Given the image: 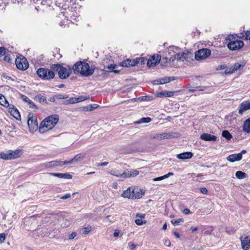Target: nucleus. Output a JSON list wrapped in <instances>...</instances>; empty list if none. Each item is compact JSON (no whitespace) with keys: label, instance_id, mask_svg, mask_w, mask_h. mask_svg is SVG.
<instances>
[{"label":"nucleus","instance_id":"nucleus-60","mask_svg":"<svg viewBox=\"0 0 250 250\" xmlns=\"http://www.w3.org/2000/svg\"><path fill=\"white\" fill-rule=\"evenodd\" d=\"M108 164V162H104L102 163L100 165V166H102V167H104V166H107Z\"/></svg>","mask_w":250,"mask_h":250},{"label":"nucleus","instance_id":"nucleus-35","mask_svg":"<svg viewBox=\"0 0 250 250\" xmlns=\"http://www.w3.org/2000/svg\"><path fill=\"white\" fill-rule=\"evenodd\" d=\"M151 121V119L149 117H143L140 120L138 121H136L134 122V124H140L142 123H148Z\"/></svg>","mask_w":250,"mask_h":250},{"label":"nucleus","instance_id":"nucleus-5","mask_svg":"<svg viewBox=\"0 0 250 250\" xmlns=\"http://www.w3.org/2000/svg\"><path fill=\"white\" fill-rule=\"evenodd\" d=\"M211 54V51L208 48H203L196 51L195 54V59L197 60L205 59Z\"/></svg>","mask_w":250,"mask_h":250},{"label":"nucleus","instance_id":"nucleus-30","mask_svg":"<svg viewBox=\"0 0 250 250\" xmlns=\"http://www.w3.org/2000/svg\"><path fill=\"white\" fill-rule=\"evenodd\" d=\"M83 62H77L76 63L74 64L72 67V69L74 71V72L75 73H80V70L82 69V67L83 65Z\"/></svg>","mask_w":250,"mask_h":250},{"label":"nucleus","instance_id":"nucleus-33","mask_svg":"<svg viewBox=\"0 0 250 250\" xmlns=\"http://www.w3.org/2000/svg\"><path fill=\"white\" fill-rule=\"evenodd\" d=\"M125 173H126V176L125 178L135 177L138 175L139 173V171L137 170L132 169L130 171H125Z\"/></svg>","mask_w":250,"mask_h":250},{"label":"nucleus","instance_id":"nucleus-38","mask_svg":"<svg viewBox=\"0 0 250 250\" xmlns=\"http://www.w3.org/2000/svg\"><path fill=\"white\" fill-rule=\"evenodd\" d=\"M117 67V65H116V64H110V65H107L106 66V68L108 70H109L111 72H113L116 74L119 73L120 72V70L115 69V68H116Z\"/></svg>","mask_w":250,"mask_h":250},{"label":"nucleus","instance_id":"nucleus-20","mask_svg":"<svg viewBox=\"0 0 250 250\" xmlns=\"http://www.w3.org/2000/svg\"><path fill=\"white\" fill-rule=\"evenodd\" d=\"M174 95V92L171 91H163L156 94V96L159 98L171 97Z\"/></svg>","mask_w":250,"mask_h":250},{"label":"nucleus","instance_id":"nucleus-44","mask_svg":"<svg viewBox=\"0 0 250 250\" xmlns=\"http://www.w3.org/2000/svg\"><path fill=\"white\" fill-rule=\"evenodd\" d=\"M77 103L78 101H77L76 98H71L65 101V104H75Z\"/></svg>","mask_w":250,"mask_h":250},{"label":"nucleus","instance_id":"nucleus-39","mask_svg":"<svg viewBox=\"0 0 250 250\" xmlns=\"http://www.w3.org/2000/svg\"><path fill=\"white\" fill-rule=\"evenodd\" d=\"M222 136L228 140H230L232 138V135L228 130L223 131Z\"/></svg>","mask_w":250,"mask_h":250},{"label":"nucleus","instance_id":"nucleus-32","mask_svg":"<svg viewBox=\"0 0 250 250\" xmlns=\"http://www.w3.org/2000/svg\"><path fill=\"white\" fill-rule=\"evenodd\" d=\"M0 104L6 107H8L10 106L5 97L1 94H0Z\"/></svg>","mask_w":250,"mask_h":250},{"label":"nucleus","instance_id":"nucleus-4","mask_svg":"<svg viewBox=\"0 0 250 250\" xmlns=\"http://www.w3.org/2000/svg\"><path fill=\"white\" fill-rule=\"evenodd\" d=\"M146 61V59L145 58H137L133 60L127 59L120 63V65L123 67H132L137 64H144Z\"/></svg>","mask_w":250,"mask_h":250},{"label":"nucleus","instance_id":"nucleus-46","mask_svg":"<svg viewBox=\"0 0 250 250\" xmlns=\"http://www.w3.org/2000/svg\"><path fill=\"white\" fill-rule=\"evenodd\" d=\"M55 97L57 99H65L68 98V95L63 94H57L55 95Z\"/></svg>","mask_w":250,"mask_h":250},{"label":"nucleus","instance_id":"nucleus-57","mask_svg":"<svg viewBox=\"0 0 250 250\" xmlns=\"http://www.w3.org/2000/svg\"><path fill=\"white\" fill-rule=\"evenodd\" d=\"M183 213L185 214H188L190 213V211L188 208H185L183 210Z\"/></svg>","mask_w":250,"mask_h":250},{"label":"nucleus","instance_id":"nucleus-11","mask_svg":"<svg viewBox=\"0 0 250 250\" xmlns=\"http://www.w3.org/2000/svg\"><path fill=\"white\" fill-rule=\"evenodd\" d=\"M64 161L59 160H54L49 162H45L42 164V166L46 168H55L58 167H61L63 165Z\"/></svg>","mask_w":250,"mask_h":250},{"label":"nucleus","instance_id":"nucleus-22","mask_svg":"<svg viewBox=\"0 0 250 250\" xmlns=\"http://www.w3.org/2000/svg\"><path fill=\"white\" fill-rule=\"evenodd\" d=\"M250 109V102H243L240 106L239 113L242 115L244 111Z\"/></svg>","mask_w":250,"mask_h":250},{"label":"nucleus","instance_id":"nucleus-64","mask_svg":"<svg viewBox=\"0 0 250 250\" xmlns=\"http://www.w3.org/2000/svg\"><path fill=\"white\" fill-rule=\"evenodd\" d=\"M167 223H165L164 224V225H163V227H162V229H164V230H166V229H167Z\"/></svg>","mask_w":250,"mask_h":250},{"label":"nucleus","instance_id":"nucleus-16","mask_svg":"<svg viewBox=\"0 0 250 250\" xmlns=\"http://www.w3.org/2000/svg\"><path fill=\"white\" fill-rule=\"evenodd\" d=\"M85 154L79 153L76 155L73 159L69 161H64L63 163L67 165L75 163L78 161L82 160L85 157Z\"/></svg>","mask_w":250,"mask_h":250},{"label":"nucleus","instance_id":"nucleus-43","mask_svg":"<svg viewBox=\"0 0 250 250\" xmlns=\"http://www.w3.org/2000/svg\"><path fill=\"white\" fill-rule=\"evenodd\" d=\"M244 64H241L238 62L235 63L234 64V65L232 66L233 67V69L236 71L237 70L241 69L243 68L244 66Z\"/></svg>","mask_w":250,"mask_h":250},{"label":"nucleus","instance_id":"nucleus-34","mask_svg":"<svg viewBox=\"0 0 250 250\" xmlns=\"http://www.w3.org/2000/svg\"><path fill=\"white\" fill-rule=\"evenodd\" d=\"M35 99L40 103L44 102L46 104H48L46 97L41 94L37 95L35 97Z\"/></svg>","mask_w":250,"mask_h":250},{"label":"nucleus","instance_id":"nucleus-59","mask_svg":"<svg viewBox=\"0 0 250 250\" xmlns=\"http://www.w3.org/2000/svg\"><path fill=\"white\" fill-rule=\"evenodd\" d=\"M56 99V98L55 97V95H54V96L52 97H50L49 99V100L50 101V102H54L55 101V99Z\"/></svg>","mask_w":250,"mask_h":250},{"label":"nucleus","instance_id":"nucleus-8","mask_svg":"<svg viewBox=\"0 0 250 250\" xmlns=\"http://www.w3.org/2000/svg\"><path fill=\"white\" fill-rule=\"evenodd\" d=\"M15 64L19 69L22 70L27 69L29 66L28 62L24 57L17 58L15 60Z\"/></svg>","mask_w":250,"mask_h":250},{"label":"nucleus","instance_id":"nucleus-50","mask_svg":"<svg viewBox=\"0 0 250 250\" xmlns=\"http://www.w3.org/2000/svg\"><path fill=\"white\" fill-rule=\"evenodd\" d=\"M5 53V49L3 47H0V57L4 55Z\"/></svg>","mask_w":250,"mask_h":250},{"label":"nucleus","instance_id":"nucleus-51","mask_svg":"<svg viewBox=\"0 0 250 250\" xmlns=\"http://www.w3.org/2000/svg\"><path fill=\"white\" fill-rule=\"evenodd\" d=\"M70 196H71V195L70 193H67L65 195H64V196L60 197V199L65 200V199L69 198V197H70Z\"/></svg>","mask_w":250,"mask_h":250},{"label":"nucleus","instance_id":"nucleus-41","mask_svg":"<svg viewBox=\"0 0 250 250\" xmlns=\"http://www.w3.org/2000/svg\"><path fill=\"white\" fill-rule=\"evenodd\" d=\"M138 99L142 101H150L153 99V97L152 96L146 95L140 97Z\"/></svg>","mask_w":250,"mask_h":250},{"label":"nucleus","instance_id":"nucleus-7","mask_svg":"<svg viewBox=\"0 0 250 250\" xmlns=\"http://www.w3.org/2000/svg\"><path fill=\"white\" fill-rule=\"evenodd\" d=\"M94 72V68H90L88 63L83 62L80 74L82 76L88 77L92 75Z\"/></svg>","mask_w":250,"mask_h":250},{"label":"nucleus","instance_id":"nucleus-24","mask_svg":"<svg viewBox=\"0 0 250 250\" xmlns=\"http://www.w3.org/2000/svg\"><path fill=\"white\" fill-rule=\"evenodd\" d=\"M49 174L54 176L57 177L59 178L70 179H72V176L71 174L67 173H49Z\"/></svg>","mask_w":250,"mask_h":250},{"label":"nucleus","instance_id":"nucleus-58","mask_svg":"<svg viewBox=\"0 0 250 250\" xmlns=\"http://www.w3.org/2000/svg\"><path fill=\"white\" fill-rule=\"evenodd\" d=\"M163 180L162 176L158 177L155 178L153 179V181H160V180Z\"/></svg>","mask_w":250,"mask_h":250},{"label":"nucleus","instance_id":"nucleus-45","mask_svg":"<svg viewBox=\"0 0 250 250\" xmlns=\"http://www.w3.org/2000/svg\"><path fill=\"white\" fill-rule=\"evenodd\" d=\"M97 106H98V105L96 104H90V105H89L86 106L85 107H84L85 108H86V109H85V110L92 111L94 109H95L96 108H97Z\"/></svg>","mask_w":250,"mask_h":250},{"label":"nucleus","instance_id":"nucleus-25","mask_svg":"<svg viewBox=\"0 0 250 250\" xmlns=\"http://www.w3.org/2000/svg\"><path fill=\"white\" fill-rule=\"evenodd\" d=\"M187 58V54L182 52V53H177L174 56V58L169 59V61H173L174 59H177L178 61H184L185 60H186Z\"/></svg>","mask_w":250,"mask_h":250},{"label":"nucleus","instance_id":"nucleus-18","mask_svg":"<svg viewBox=\"0 0 250 250\" xmlns=\"http://www.w3.org/2000/svg\"><path fill=\"white\" fill-rule=\"evenodd\" d=\"M134 193V189L131 188H128L126 190L123 191L121 195L124 198L133 199Z\"/></svg>","mask_w":250,"mask_h":250},{"label":"nucleus","instance_id":"nucleus-26","mask_svg":"<svg viewBox=\"0 0 250 250\" xmlns=\"http://www.w3.org/2000/svg\"><path fill=\"white\" fill-rule=\"evenodd\" d=\"M175 79L173 77H166L155 81V84H165L174 80Z\"/></svg>","mask_w":250,"mask_h":250},{"label":"nucleus","instance_id":"nucleus-37","mask_svg":"<svg viewBox=\"0 0 250 250\" xmlns=\"http://www.w3.org/2000/svg\"><path fill=\"white\" fill-rule=\"evenodd\" d=\"M235 176L239 179H243L247 177V175L246 173L241 171H237L235 173Z\"/></svg>","mask_w":250,"mask_h":250},{"label":"nucleus","instance_id":"nucleus-63","mask_svg":"<svg viewBox=\"0 0 250 250\" xmlns=\"http://www.w3.org/2000/svg\"><path fill=\"white\" fill-rule=\"evenodd\" d=\"M136 248V245L134 244H131L130 245V249L131 250H133Z\"/></svg>","mask_w":250,"mask_h":250},{"label":"nucleus","instance_id":"nucleus-13","mask_svg":"<svg viewBox=\"0 0 250 250\" xmlns=\"http://www.w3.org/2000/svg\"><path fill=\"white\" fill-rule=\"evenodd\" d=\"M161 59L160 55H157L152 56L150 59L147 60V65L148 67H151L152 66H155L158 64Z\"/></svg>","mask_w":250,"mask_h":250},{"label":"nucleus","instance_id":"nucleus-29","mask_svg":"<svg viewBox=\"0 0 250 250\" xmlns=\"http://www.w3.org/2000/svg\"><path fill=\"white\" fill-rule=\"evenodd\" d=\"M243 130L246 133H250V118L244 121L243 125Z\"/></svg>","mask_w":250,"mask_h":250},{"label":"nucleus","instance_id":"nucleus-36","mask_svg":"<svg viewBox=\"0 0 250 250\" xmlns=\"http://www.w3.org/2000/svg\"><path fill=\"white\" fill-rule=\"evenodd\" d=\"M144 193L141 190H135L134 189V193L133 194V199H139L141 198L144 195Z\"/></svg>","mask_w":250,"mask_h":250},{"label":"nucleus","instance_id":"nucleus-47","mask_svg":"<svg viewBox=\"0 0 250 250\" xmlns=\"http://www.w3.org/2000/svg\"><path fill=\"white\" fill-rule=\"evenodd\" d=\"M89 98V96H81L78 98H76L77 101H78V103L81 102L82 101H84L85 100L88 99Z\"/></svg>","mask_w":250,"mask_h":250},{"label":"nucleus","instance_id":"nucleus-53","mask_svg":"<svg viewBox=\"0 0 250 250\" xmlns=\"http://www.w3.org/2000/svg\"><path fill=\"white\" fill-rule=\"evenodd\" d=\"M164 244L165 245L169 247L170 245V242L169 240H164Z\"/></svg>","mask_w":250,"mask_h":250},{"label":"nucleus","instance_id":"nucleus-49","mask_svg":"<svg viewBox=\"0 0 250 250\" xmlns=\"http://www.w3.org/2000/svg\"><path fill=\"white\" fill-rule=\"evenodd\" d=\"M235 71V70L233 69V66H231V67L229 68V69H227L225 70V73L226 74H231L233 73Z\"/></svg>","mask_w":250,"mask_h":250},{"label":"nucleus","instance_id":"nucleus-56","mask_svg":"<svg viewBox=\"0 0 250 250\" xmlns=\"http://www.w3.org/2000/svg\"><path fill=\"white\" fill-rule=\"evenodd\" d=\"M4 60L5 61V62H9L11 61V59L10 58L9 56H5L4 58Z\"/></svg>","mask_w":250,"mask_h":250},{"label":"nucleus","instance_id":"nucleus-62","mask_svg":"<svg viewBox=\"0 0 250 250\" xmlns=\"http://www.w3.org/2000/svg\"><path fill=\"white\" fill-rule=\"evenodd\" d=\"M193 174L194 175H196V177H202L203 176V174L202 173H199V174H197L194 173Z\"/></svg>","mask_w":250,"mask_h":250},{"label":"nucleus","instance_id":"nucleus-52","mask_svg":"<svg viewBox=\"0 0 250 250\" xmlns=\"http://www.w3.org/2000/svg\"><path fill=\"white\" fill-rule=\"evenodd\" d=\"M200 190L201 193L204 194H207L208 192V190L206 188H200Z\"/></svg>","mask_w":250,"mask_h":250},{"label":"nucleus","instance_id":"nucleus-10","mask_svg":"<svg viewBox=\"0 0 250 250\" xmlns=\"http://www.w3.org/2000/svg\"><path fill=\"white\" fill-rule=\"evenodd\" d=\"M206 229L203 226H200L197 227H194L191 229V233H197L200 234H214L213 230L212 229L210 231L209 230L205 231Z\"/></svg>","mask_w":250,"mask_h":250},{"label":"nucleus","instance_id":"nucleus-31","mask_svg":"<svg viewBox=\"0 0 250 250\" xmlns=\"http://www.w3.org/2000/svg\"><path fill=\"white\" fill-rule=\"evenodd\" d=\"M110 174L112 175L120 178H125V177L126 176L125 171L123 173H120L119 170H112L110 172Z\"/></svg>","mask_w":250,"mask_h":250},{"label":"nucleus","instance_id":"nucleus-55","mask_svg":"<svg viewBox=\"0 0 250 250\" xmlns=\"http://www.w3.org/2000/svg\"><path fill=\"white\" fill-rule=\"evenodd\" d=\"M5 239V235H0V244L4 241Z\"/></svg>","mask_w":250,"mask_h":250},{"label":"nucleus","instance_id":"nucleus-1","mask_svg":"<svg viewBox=\"0 0 250 250\" xmlns=\"http://www.w3.org/2000/svg\"><path fill=\"white\" fill-rule=\"evenodd\" d=\"M59 121V116L54 114L46 118L40 124L39 131L44 132L52 129Z\"/></svg>","mask_w":250,"mask_h":250},{"label":"nucleus","instance_id":"nucleus-19","mask_svg":"<svg viewBox=\"0 0 250 250\" xmlns=\"http://www.w3.org/2000/svg\"><path fill=\"white\" fill-rule=\"evenodd\" d=\"M179 136V134L176 132L164 133L160 135V138L161 139L174 138H177Z\"/></svg>","mask_w":250,"mask_h":250},{"label":"nucleus","instance_id":"nucleus-3","mask_svg":"<svg viewBox=\"0 0 250 250\" xmlns=\"http://www.w3.org/2000/svg\"><path fill=\"white\" fill-rule=\"evenodd\" d=\"M37 73L38 76L43 80H50L55 77L54 70L51 68L50 69L46 68H40L38 69Z\"/></svg>","mask_w":250,"mask_h":250},{"label":"nucleus","instance_id":"nucleus-40","mask_svg":"<svg viewBox=\"0 0 250 250\" xmlns=\"http://www.w3.org/2000/svg\"><path fill=\"white\" fill-rule=\"evenodd\" d=\"M184 222V219L183 218H179L177 219H172L171 220V223L174 226H178L181 223Z\"/></svg>","mask_w":250,"mask_h":250},{"label":"nucleus","instance_id":"nucleus-12","mask_svg":"<svg viewBox=\"0 0 250 250\" xmlns=\"http://www.w3.org/2000/svg\"><path fill=\"white\" fill-rule=\"evenodd\" d=\"M242 248L245 250L250 249V235L241 236L240 237Z\"/></svg>","mask_w":250,"mask_h":250},{"label":"nucleus","instance_id":"nucleus-61","mask_svg":"<svg viewBox=\"0 0 250 250\" xmlns=\"http://www.w3.org/2000/svg\"><path fill=\"white\" fill-rule=\"evenodd\" d=\"M247 152L246 150H242L240 153H239L238 154H241V159L242 158V155L243 154H245Z\"/></svg>","mask_w":250,"mask_h":250},{"label":"nucleus","instance_id":"nucleus-48","mask_svg":"<svg viewBox=\"0 0 250 250\" xmlns=\"http://www.w3.org/2000/svg\"><path fill=\"white\" fill-rule=\"evenodd\" d=\"M83 234H87L88 233H89L91 229V227L90 226H88L87 227H85L83 229Z\"/></svg>","mask_w":250,"mask_h":250},{"label":"nucleus","instance_id":"nucleus-17","mask_svg":"<svg viewBox=\"0 0 250 250\" xmlns=\"http://www.w3.org/2000/svg\"><path fill=\"white\" fill-rule=\"evenodd\" d=\"M201 140L206 141H216L217 140V137L215 135H212L208 133H203L200 135V137Z\"/></svg>","mask_w":250,"mask_h":250},{"label":"nucleus","instance_id":"nucleus-6","mask_svg":"<svg viewBox=\"0 0 250 250\" xmlns=\"http://www.w3.org/2000/svg\"><path fill=\"white\" fill-rule=\"evenodd\" d=\"M228 48L232 51L237 50L241 48L244 46V42L241 40L229 39V42L228 43Z\"/></svg>","mask_w":250,"mask_h":250},{"label":"nucleus","instance_id":"nucleus-28","mask_svg":"<svg viewBox=\"0 0 250 250\" xmlns=\"http://www.w3.org/2000/svg\"><path fill=\"white\" fill-rule=\"evenodd\" d=\"M21 97L22 98V100L24 102H25L28 104L29 105V107L30 108H33L35 109H37L38 108V107L37 106V105L27 96L22 95Z\"/></svg>","mask_w":250,"mask_h":250},{"label":"nucleus","instance_id":"nucleus-27","mask_svg":"<svg viewBox=\"0 0 250 250\" xmlns=\"http://www.w3.org/2000/svg\"><path fill=\"white\" fill-rule=\"evenodd\" d=\"M145 215V214H137L136 215L135 222L137 225H142L146 223V221L144 220Z\"/></svg>","mask_w":250,"mask_h":250},{"label":"nucleus","instance_id":"nucleus-21","mask_svg":"<svg viewBox=\"0 0 250 250\" xmlns=\"http://www.w3.org/2000/svg\"><path fill=\"white\" fill-rule=\"evenodd\" d=\"M227 161L233 163L235 161H238L241 160V154H233L228 156L227 157Z\"/></svg>","mask_w":250,"mask_h":250},{"label":"nucleus","instance_id":"nucleus-9","mask_svg":"<svg viewBox=\"0 0 250 250\" xmlns=\"http://www.w3.org/2000/svg\"><path fill=\"white\" fill-rule=\"evenodd\" d=\"M27 124L30 131H33L38 128L37 119L33 114H29Z\"/></svg>","mask_w":250,"mask_h":250},{"label":"nucleus","instance_id":"nucleus-42","mask_svg":"<svg viewBox=\"0 0 250 250\" xmlns=\"http://www.w3.org/2000/svg\"><path fill=\"white\" fill-rule=\"evenodd\" d=\"M0 159L5 160H10L8 156V152L7 153H4L3 152H0Z\"/></svg>","mask_w":250,"mask_h":250},{"label":"nucleus","instance_id":"nucleus-23","mask_svg":"<svg viewBox=\"0 0 250 250\" xmlns=\"http://www.w3.org/2000/svg\"><path fill=\"white\" fill-rule=\"evenodd\" d=\"M193 153L191 152H186L177 155V157L179 159L186 160L192 158Z\"/></svg>","mask_w":250,"mask_h":250},{"label":"nucleus","instance_id":"nucleus-54","mask_svg":"<svg viewBox=\"0 0 250 250\" xmlns=\"http://www.w3.org/2000/svg\"><path fill=\"white\" fill-rule=\"evenodd\" d=\"M245 35H246V39L247 40H250V31H247L246 34H245Z\"/></svg>","mask_w":250,"mask_h":250},{"label":"nucleus","instance_id":"nucleus-15","mask_svg":"<svg viewBox=\"0 0 250 250\" xmlns=\"http://www.w3.org/2000/svg\"><path fill=\"white\" fill-rule=\"evenodd\" d=\"M8 152L10 160L15 159L20 157L23 153L22 150L21 149H17L14 151L10 150Z\"/></svg>","mask_w":250,"mask_h":250},{"label":"nucleus","instance_id":"nucleus-2","mask_svg":"<svg viewBox=\"0 0 250 250\" xmlns=\"http://www.w3.org/2000/svg\"><path fill=\"white\" fill-rule=\"evenodd\" d=\"M51 68L54 71H58V76L61 79L67 78L72 73V69L70 67H65L60 64H52Z\"/></svg>","mask_w":250,"mask_h":250},{"label":"nucleus","instance_id":"nucleus-14","mask_svg":"<svg viewBox=\"0 0 250 250\" xmlns=\"http://www.w3.org/2000/svg\"><path fill=\"white\" fill-rule=\"evenodd\" d=\"M9 112L17 120H21V115L20 112L13 105L11 104L8 107Z\"/></svg>","mask_w":250,"mask_h":250}]
</instances>
